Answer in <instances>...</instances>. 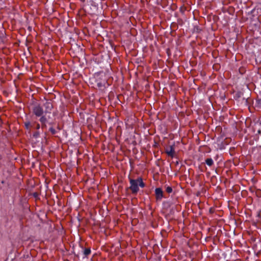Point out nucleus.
Segmentation results:
<instances>
[{
	"instance_id": "obj_1",
	"label": "nucleus",
	"mask_w": 261,
	"mask_h": 261,
	"mask_svg": "<svg viewBox=\"0 0 261 261\" xmlns=\"http://www.w3.org/2000/svg\"><path fill=\"white\" fill-rule=\"evenodd\" d=\"M44 110L40 105H36L33 107L32 112L37 117H40L39 121L41 123H46L47 118L45 115L51 113L53 109V106L51 102L46 101L43 105Z\"/></svg>"
},
{
	"instance_id": "obj_2",
	"label": "nucleus",
	"mask_w": 261,
	"mask_h": 261,
	"mask_svg": "<svg viewBox=\"0 0 261 261\" xmlns=\"http://www.w3.org/2000/svg\"><path fill=\"white\" fill-rule=\"evenodd\" d=\"M129 181L130 184L129 189L130 190L133 194H137L139 191V186L142 188L145 187V184L143 182L142 178L141 177L136 179L129 178Z\"/></svg>"
},
{
	"instance_id": "obj_3",
	"label": "nucleus",
	"mask_w": 261,
	"mask_h": 261,
	"mask_svg": "<svg viewBox=\"0 0 261 261\" xmlns=\"http://www.w3.org/2000/svg\"><path fill=\"white\" fill-rule=\"evenodd\" d=\"M165 151L166 153L171 158H173L175 156V152L174 145L166 147Z\"/></svg>"
},
{
	"instance_id": "obj_4",
	"label": "nucleus",
	"mask_w": 261,
	"mask_h": 261,
	"mask_svg": "<svg viewBox=\"0 0 261 261\" xmlns=\"http://www.w3.org/2000/svg\"><path fill=\"white\" fill-rule=\"evenodd\" d=\"M155 196L157 201L161 200L163 198V192L161 188H158L155 190Z\"/></svg>"
},
{
	"instance_id": "obj_5",
	"label": "nucleus",
	"mask_w": 261,
	"mask_h": 261,
	"mask_svg": "<svg viewBox=\"0 0 261 261\" xmlns=\"http://www.w3.org/2000/svg\"><path fill=\"white\" fill-rule=\"evenodd\" d=\"M24 126L27 129L30 130L31 128L33 127V125L30 121L24 122Z\"/></svg>"
},
{
	"instance_id": "obj_6",
	"label": "nucleus",
	"mask_w": 261,
	"mask_h": 261,
	"mask_svg": "<svg viewBox=\"0 0 261 261\" xmlns=\"http://www.w3.org/2000/svg\"><path fill=\"white\" fill-rule=\"evenodd\" d=\"M91 253V249L90 248H86L84 250V254L85 257H87Z\"/></svg>"
},
{
	"instance_id": "obj_7",
	"label": "nucleus",
	"mask_w": 261,
	"mask_h": 261,
	"mask_svg": "<svg viewBox=\"0 0 261 261\" xmlns=\"http://www.w3.org/2000/svg\"><path fill=\"white\" fill-rule=\"evenodd\" d=\"M205 163L211 167L214 164V161L212 159L208 158L205 160Z\"/></svg>"
},
{
	"instance_id": "obj_8",
	"label": "nucleus",
	"mask_w": 261,
	"mask_h": 261,
	"mask_svg": "<svg viewBox=\"0 0 261 261\" xmlns=\"http://www.w3.org/2000/svg\"><path fill=\"white\" fill-rule=\"evenodd\" d=\"M166 191L168 193H171L172 192V188L171 187H167L166 188Z\"/></svg>"
},
{
	"instance_id": "obj_9",
	"label": "nucleus",
	"mask_w": 261,
	"mask_h": 261,
	"mask_svg": "<svg viewBox=\"0 0 261 261\" xmlns=\"http://www.w3.org/2000/svg\"><path fill=\"white\" fill-rule=\"evenodd\" d=\"M49 131L51 132V133L53 134V135H55L56 134L57 132L56 130V129L55 128H54L53 127H50L49 128Z\"/></svg>"
},
{
	"instance_id": "obj_10",
	"label": "nucleus",
	"mask_w": 261,
	"mask_h": 261,
	"mask_svg": "<svg viewBox=\"0 0 261 261\" xmlns=\"http://www.w3.org/2000/svg\"><path fill=\"white\" fill-rule=\"evenodd\" d=\"M34 124L36 125L35 128H36V129H40V124H39V123L36 122H35L34 123Z\"/></svg>"
},
{
	"instance_id": "obj_11",
	"label": "nucleus",
	"mask_w": 261,
	"mask_h": 261,
	"mask_svg": "<svg viewBox=\"0 0 261 261\" xmlns=\"http://www.w3.org/2000/svg\"><path fill=\"white\" fill-rule=\"evenodd\" d=\"M39 135H40V133H39V132H38V131L36 132L35 133H34L33 134V137H34V138H37L39 137Z\"/></svg>"
},
{
	"instance_id": "obj_12",
	"label": "nucleus",
	"mask_w": 261,
	"mask_h": 261,
	"mask_svg": "<svg viewBox=\"0 0 261 261\" xmlns=\"http://www.w3.org/2000/svg\"><path fill=\"white\" fill-rule=\"evenodd\" d=\"M45 127H46V123H41V127L43 128Z\"/></svg>"
}]
</instances>
